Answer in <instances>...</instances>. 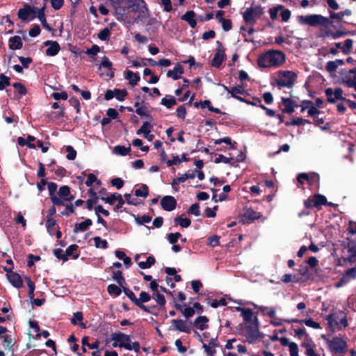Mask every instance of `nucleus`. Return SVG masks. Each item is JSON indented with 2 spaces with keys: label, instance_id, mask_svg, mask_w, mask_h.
Masks as SVG:
<instances>
[{
  "label": "nucleus",
  "instance_id": "obj_1",
  "mask_svg": "<svg viewBox=\"0 0 356 356\" xmlns=\"http://www.w3.org/2000/svg\"><path fill=\"white\" fill-rule=\"evenodd\" d=\"M286 61V56L280 50H268L260 54L257 58L258 66L261 68L279 67Z\"/></svg>",
  "mask_w": 356,
  "mask_h": 356
},
{
  "label": "nucleus",
  "instance_id": "obj_2",
  "mask_svg": "<svg viewBox=\"0 0 356 356\" xmlns=\"http://www.w3.org/2000/svg\"><path fill=\"white\" fill-rule=\"evenodd\" d=\"M260 323L257 315L254 316L253 323H240L237 327L238 332L240 335L245 337L246 341L253 344L260 339H262L264 334L259 331Z\"/></svg>",
  "mask_w": 356,
  "mask_h": 356
},
{
  "label": "nucleus",
  "instance_id": "obj_3",
  "mask_svg": "<svg viewBox=\"0 0 356 356\" xmlns=\"http://www.w3.org/2000/svg\"><path fill=\"white\" fill-rule=\"evenodd\" d=\"M116 3L119 5L116 8L117 19L131 23L128 19V13L130 9L133 11H138L141 0H117Z\"/></svg>",
  "mask_w": 356,
  "mask_h": 356
},
{
  "label": "nucleus",
  "instance_id": "obj_4",
  "mask_svg": "<svg viewBox=\"0 0 356 356\" xmlns=\"http://www.w3.org/2000/svg\"><path fill=\"white\" fill-rule=\"evenodd\" d=\"M297 79V74L293 71H280L275 83L279 88L286 87L292 88Z\"/></svg>",
  "mask_w": 356,
  "mask_h": 356
},
{
  "label": "nucleus",
  "instance_id": "obj_5",
  "mask_svg": "<svg viewBox=\"0 0 356 356\" xmlns=\"http://www.w3.org/2000/svg\"><path fill=\"white\" fill-rule=\"evenodd\" d=\"M298 22L301 24H308L312 26H315L318 25L327 26L328 25L332 24V22H330L328 18L318 15L299 16Z\"/></svg>",
  "mask_w": 356,
  "mask_h": 356
},
{
  "label": "nucleus",
  "instance_id": "obj_6",
  "mask_svg": "<svg viewBox=\"0 0 356 356\" xmlns=\"http://www.w3.org/2000/svg\"><path fill=\"white\" fill-rule=\"evenodd\" d=\"M327 343L330 350L334 354H343L347 350L346 341L340 337H334L332 339H327Z\"/></svg>",
  "mask_w": 356,
  "mask_h": 356
},
{
  "label": "nucleus",
  "instance_id": "obj_7",
  "mask_svg": "<svg viewBox=\"0 0 356 356\" xmlns=\"http://www.w3.org/2000/svg\"><path fill=\"white\" fill-rule=\"evenodd\" d=\"M217 47L214 56L211 60V65L216 68L221 66L225 57V49L223 47L222 44L220 41L216 42Z\"/></svg>",
  "mask_w": 356,
  "mask_h": 356
},
{
  "label": "nucleus",
  "instance_id": "obj_8",
  "mask_svg": "<svg viewBox=\"0 0 356 356\" xmlns=\"http://www.w3.org/2000/svg\"><path fill=\"white\" fill-rule=\"evenodd\" d=\"M327 97V101L330 104L336 103L337 100L346 101V98L343 97V90L341 88H335L333 91L332 88H328L325 90Z\"/></svg>",
  "mask_w": 356,
  "mask_h": 356
},
{
  "label": "nucleus",
  "instance_id": "obj_9",
  "mask_svg": "<svg viewBox=\"0 0 356 356\" xmlns=\"http://www.w3.org/2000/svg\"><path fill=\"white\" fill-rule=\"evenodd\" d=\"M151 298L152 296H150V294L145 291H142L139 295V298H137L136 305L144 312L152 314L154 315H157V313L150 311V308H148L147 306L144 305L145 302H149L151 300Z\"/></svg>",
  "mask_w": 356,
  "mask_h": 356
},
{
  "label": "nucleus",
  "instance_id": "obj_10",
  "mask_svg": "<svg viewBox=\"0 0 356 356\" xmlns=\"http://www.w3.org/2000/svg\"><path fill=\"white\" fill-rule=\"evenodd\" d=\"M35 8L31 7L30 5L26 4L24 8H20L18 10L17 15L18 17L23 20L26 21L29 18L30 19H33L36 17V10Z\"/></svg>",
  "mask_w": 356,
  "mask_h": 356
},
{
  "label": "nucleus",
  "instance_id": "obj_11",
  "mask_svg": "<svg viewBox=\"0 0 356 356\" xmlns=\"http://www.w3.org/2000/svg\"><path fill=\"white\" fill-rule=\"evenodd\" d=\"M356 278V268H348L342 275L339 280L335 284L337 288L343 286L351 280Z\"/></svg>",
  "mask_w": 356,
  "mask_h": 356
},
{
  "label": "nucleus",
  "instance_id": "obj_12",
  "mask_svg": "<svg viewBox=\"0 0 356 356\" xmlns=\"http://www.w3.org/2000/svg\"><path fill=\"white\" fill-rule=\"evenodd\" d=\"M224 90L227 91L229 94L231 95L230 97L238 100L239 102L244 101V98L238 96V95H247L248 92L245 90L243 85H238L236 86H234L231 88H229L227 86L222 84Z\"/></svg>",
  "mask_w": 356,
  "mask_h": 356
},
{
  "label": "nucleus",
  "instance_id": "obj_13",
  "mask_svg": "<svg viewBox=\"0 0 356 356\" xmlns=\"http://www.w3.org/2000/svg\"><path fill=\"white\" fill-rule=\"evenodd\" d=\"M161 206L166 211H173L177 206L176 199L171 195H165L161 200Z\"/></svg>",
  "mask_w": 356,
  "mask_h": 356
},
{
  "label": "nucleus",
  "instance_id": "obj_14",
  "mask_svg": "<svg viewBox=\"0 0 356 356\" xmlns=\"http://www.w3.org/2000/svg\"><path fill=\"white\" fill-rule=\"evenodd\" d=\"M171 329L177 330L179 332L190 334L191 329L186 324V321L182 319H172L171 320Z\"/></svg>",
  "mask_w": 356,
  "mask_h": 356
},
{
  "label": "nucleus",
  "instance_id": "obj_15",
  "mask_svg": "<svg viewBox=\"0 0 356 356\" xmlns=\"http://www.w3.org/2000/svg\"><path fill=\"white\" fill-rule=\"evenodd\" d=\"M45 47H48L45 50V54L47 56H55L60 50V44L56 41L47 40L44 42Z\"/></svg>",
  "mask_w": 356,
  "mask_h": 356
},
{
  "label": "nucleus",
  "instance_id": "obj_16",
  "mask_svg": "<svg viewBox=\"0 0 356 356\" xmlns=\"http://www.w3.org/2000/svg\"><path fill=\"white\" fill-rule=\"evenodd\" d=\"M57 187V184L54 182L47 183V188L51 201L54 205H65L64 202L55 194Z\"/></svg>",
  "mask_w": 356,
  "mask_h": 356
},
{
  "label": "nucleus",
  "instance_id": "obj_17",
  "mask_svg": "<svg viewBox=\"0 0 356 356\" xmlns=\"http://www.w3.org/2000/svg\"><path fill=\"white\" fill-rule=\"evenodd\" d=\"M262 215L251 209H246L242 216L244 222H252L255 220L259 219Z\"/></svg>",
  "mask_w": 356,
  "mask_h": 356
},
{
  "label": "nucleus",
  "instance_id": "obj_18",
  "mask_svg": "<svg viewBox=\"0 0 356 356\" xmlns=\"http://www.w3.org/2000/svg\"><path fill=\"white\" fill-rule=\"evenodd\" d=\"M334 46L337 49H340L343 54L348 55L352 51L353 40L348 38L344 41L343 44L341 42H335Z\"/></svg>",
  "mask_w": 356,
  "mask_h": 356
},
{
  "label": "nucleus",
  "instance_id": "obj_19",
  "mask_svg": "<svg viewBox=\"0 0 356 356\" xmlns=\"http://www.w3.org/2000/svg\"><path fill=\"white\" fill-rule=\"evenodd\" d=\"M136 13L138 12V15L137 17L134 18V20H131L128 17V19L130 20L131 23L133 24L136 20L143 21L144 19H145L149 15V12L148 8L146 6L145 2L144 0H141L140 7L138 9V11H135Z\"/></svg>",
  "mask_w": 356,
  "mask_h": 356
},
{
  "label": "nucleus",
  "instance_id": "obj_20",
  "mask_svg": "<svg viewBox=\"0 0 356 356\" xmlns=\"http://www.w3.org/2000/svg\"><path fill=\"white\" fill-rule=\"evenodd\" d=\"M209 318L206 316H199L195 318L193 323L190 321V323L193 325L195 328L202 331L209 327L208 322Z\"/></svg>",
  "mask_w": 356,
  "mask_h": 356
},
{
  "label": "nucleus",
  "instance_id": "obj_21",
  "mask_svg": "<svg viewBox=\"0 0 356 356\" xmlns=\"http://www.w3.org/2000/svg\"><path fill=\"white\" fill-rule=\"evenodd\" d=\"M326 320L327 321L329 328L332 332H335V327L339 330L342 329V327L339 325V318L336 314H329L327 316Z\"/></svg>",
  "mask_w": 356,
  "mask_h": 356
},
{
  "label": "nucleus",
  "instance_id": "obj_22",
  "mask_svg": "<svg viewBox=\"0 0 356 356\" xmlns=\"http://www.w3.org/2000/svg\"><path fill=\"white\" fill-rule=\"evenodd\" d=\"M45 8L46 6L44 5L42 8L37 9L36 17L40 21L41 24L44 29H45L47 31H53V29L49 25L46 19L44 13Z\"/></svg>",
  "mask_w": 356,
  "mask_h": 356
},
{
  "label": "nucleus",
  "instance_id": "obj_23",
  "mask_svg": "<svg viewBox=\"0 0 356 356\" xmlns=\"http://www.w3.org/2000/svg\"><path fill=\"white\" fill-rule=\"evenodd\" d=\"M8 281L10 282V284L16 287V288H21L23 286V280L21 277V276L15 272H12L11 273L6 275Z\"/></svg>",
  "mask_w": 356,
  "mask_h": 356
},
{
  "label": "nucleus",
  "instance_id": "obj_24",
  "mask_svg": "<svg viewBox=\"0 0 356 356\" xmlns=\"http://www.w3.org/2000/svg\"><path fill=\"white\" fill-rule=\"evenodd\" d=\"M113 347H120V348H124L126 350H134L136 353H139L140 350V343L138 341L133 342L132 344L131 343H124L121 342L120 343H113Z\"/></svg>",
  "mask_w": 356,
  "mask_h": 356
},
{
  "label": "nucleus",
  "instance_id": "obj_25",
  "mask_svg": "<svg viewBox=\"0 0 356 356\" xmlns=\"http://www.w3.org/2000/svg\"><path fill=\"white\" fill-rule=\"evenodd\" d=\"M175 307L177 310L181 312V314H183V316L186 319H188V318H191L192 316H193V315L195 313V309L193 307H184L183 305H181L179 303H175Z\"/></svg>",
  "mask_w": 356,
  "mask_h": 356
},
{
  "label": "nucleus",
  "instance_id": "obj_26",
  "mask_svg": "<svg viewBox=\"0 0 356 356\" xmlns=\"http://www.w3.org/2000/svg\"><path fill=\"white\" fill-rule=\"evenodd\" d=\"M282 102L284 108L282 113L292 114L294 112V101L289 97H282Z\"/></svg>",
  "mask_w": 356,
  "mask_h": 356
},
{
  "label": "nucleus",
  "instance_id": "obj_27",
  "mask_svg": "<svg viewBox=\"0 0 356 356\" xmlns=\"http://www.w3.org/2000/svg\"><path fill=\"white\" fill-rule=\"evenodd\" d=\"M124 79L129 81V83L131 86H135L140 80V76L138 73H134L131 70H126L124 72Z\"/></svg>",
  "mask_w": 356,
  "mask_h": 356
},
{
  "label": "nucleus",
  "instance_id": "obj_28",
  "mask_svg": "<svg viewBox=\"0 0 356 356\" xmlns=\"http://www.w3.org/2000/svg\"><path fill=\"white\" fill-rule=\"evenodd\" d=\"M195 13L193 10H188L181 16V19L188 23L192 29L197 26V21L195 19Z\"/></svg>",
  "mask_w": 356,
  "mask_h": 356
},
{
  "label": "nucleus",
  "instance_id": "obj_29",
  "mask_svg": "<svg viewBox=\"0 0 356 356\" xmlns=\"http://www.w3.org/2000/svg\"><path fill=\"white\" fill-rule=\"evenodd\" d=\"M314 199V206L318 210L321 209V207L327 204V198L325 195L316 193L312 196Z\"/></svg>",
  "mask_w": 356,
  "mask_h": 356
},
{
  "label": "nucleus",
  "instance_id": "obj_30",
  "mask_svg": "<svg viewBox=\"0 0 356 356\" xmlns=\"http://www.w3.org/2000/svg\"><path fill=\"white\" fill-rule=\"evenodd\" d=\"M9 48L12 50H17L22 49L23 43L22 39L18 35H15L10 38L8 40Z\"/></svg>",
  "mask_w": 356,
  "mask_h": 356
},
{
  "label": "nucleus",
  "instance_id": "obj_31",
  "mask_svg": "<svg viewBox=\"0 0 356 356\" xmlns=\"http://www.w3.org/2000/svg\"><path fill=\"white\" fill-rule=\"evenodd\" d=\"M302 346L305 348V354L308 356H318L315 353L314 348L315 345L313 343L311 339H305L302 343Z\"/></svg>",
  "mask_w": 356,
  "mask_h": 356
},
{
  "label": "nucleus",
  "instance_id": "obj_32",
  "mask_svg": "<svg viewBox=\"0 0 356 356\" xmlns=\"http://www.w3.org/2000/svg\"><path fill=\"white\" fill-rule=\"evenodd\" d=\"M111 339L115 341L114 343H120L121 342L124 343H131V338L129 335L125 334L122 332H115L111 335Z\"/></svg>",
  "mask_w": 356,
  "mask_h": 356
},
{
  "label": "nucleus",
  "instance_id": "obj_33",
  "mask_svg": "<svg viewBox=\"0 0 356 356\" xmlns=\"http://www.w3.org/2000/svg\"><path fill=\"white\" fill-rule=\"evenodd\" d=\"M47 231L50 235H54L56 229H59L57 220L55 218H46L45 224Z\"/></svg>",
  "mask_w": 356,
  "mask_h": 356
},
{
  "label": "nucleus",
  "instance_id": "obj_34",
  "mask_svg": "<svg viewBox=\"0 0 356 356\" xmlns=\"http://www.w3.org/2000/svg\"><path fill=\"white\" fill-rule=\"evenodd\" d=\"M88 194L90 198L86 201V207L89 211H91L93 209V204L97 202L99 197L97 193L92 188L88 190Z\"/></svg>",
  "mask_w": 356,
  "mask_h": 356
},
{
  "label": "nucleus",
  "instance_id": "obj_35",
  "mask_svg": "<svg viewBox=\"0 0 356 356\" xmlns=\"http://www.w3.org/2000/svg\"><path fill=\"white\" fill-rule=\"evenodd\" d=\"M92 225V221L90 218H87L85 221L77 223L74 226V232H85L90 226Z\"/></svg>",
  "mask_w": 356,
  "mask_h": 356
},
{
  "label": "nucleus",
  "instance_id": "obj_36",
  "mask_svg": "<svg viewBox=\"0 0 356 356\" xmlns=\"http://www.w3.org/2000/svg\"><path fill=\"white\" fill-rule=\"evenodd\" d=\"M254 8H248L243 14L244 21L248 24H254L255 19L254 17Z\"/></svg>",
  "mask_w": 356,
  "mask_h": 356
},
{
  "label": "nucleus",
  "instance_id": "obj_37",
  "mask_svg": "<svg viewBox=\"0 0 356 356\" xmlns=\"http://www.w3.org/2000/svg\"><path fill=\"white\" fill-rule=\"evenodd\" d=\"M113 279L119 284L122 288L127 285L124 277L122 275V272L120 270L113 271Z\"/></svg>",
  "mask_w": 356,
  "mask_h": 356
},
{
  "label": "nucleus",
  "instance_id": "obj_38",
  "mask_svg": "<svg viewBox=\"0 0 356 356\" xmlns=\"http://www.w3.org/2000/svg\"><path fill=\"white\" fill-rule=\"evenodd\" d=\"M161 104L165 106L167 108H171L173 106L177 104V99L173 96L166 95L161 99Z\"/></svg>",
  "mask_w": 356,
  "mask_h": 356
},
{
  "label": "nucleus",
  "instance_id": "obj_39",
  "mask_svg": "<svg viewBox=\"0 0 356 356\" xmlns=\"http://www.w3.org/2000/svg\"><path fill=\"white\" fill-rule=\"evenodd\" d=\"M152 124L150 122H144L141 127L137 130L138 135L143 134L144 137H147V134L150 133Z\"/></svg>",
  "mask_w": 356,
  "mask_h": 356
},
{
  "label": "nucleus",
  "instance_id": "obj_40",
  "mask_svg": "<svg viewBox=\"0 0 356 356\" xmlns=\"http://www.w3.org/2000/svg\"><path fill=\"white\" fill-rule=\"evenodd\" d=\"M79 246L76 244L70 245L65 250L66 257L69 259V257H72L74 259H77L79 257V253H74L77 251Z\"/></svg>",
  "mask_w": 356,
  "mask_h": 356
},
{
  "label": "nucleus",
  "instance_id": "obj_41",
  "mask_svg": "<svg viewBox=\"0 0 356 356\" xmlns=\"http://www.w3.org/2000/svg\"><path fill=\"white\" fill-rule=\"evenodd\" d=\"M255 315L257 316V312L254 313L253 311L250 308H247V309H245V311H244V312L241 314L243 321L248 324L253 323V319Z\"/></svg>",
  "mask_w": 356,
  "mask_h": 356
},
{
  "label": "nucleus",
  "instance_id": "obj_42",
  "mask_svg": "<svg viewBox=\"0 0 356 356\" xmlns=\"http://www.w3.org/2000/svg\"><path fill=\"white\" fill-rule=\"evenodd\" d=\"M70 188L68 186L65 185L59 188L57 196L65 203V200L70 195Z\"/></svg>",
  "mask_w": 356,
  "mask_h": 356
},
{
  "label": "nucleus",
  "instance_id": "obj_43",
  "mask_svg": "<svg viewBox=\"0 0 356 356\" xmlns=\"http://www.w3.org/2000/svg\"><path fill=\"white\" fill-rule=\"evenodd\" d=\"M222 143L229 145V149H235L236 148L237 143L236 142L232 143L229 137H225L214 140L216 145H219Z\"/></svg>",
  "mask_w": 356,
  "mask_h": 356
},
{
  "label": "nucleus",
  "instance_id": "obj_44",
  "mask_svg": "<svg viewBox=\"0 0 356 356\" xmlns=\"http://www.w3.org/2000/svg\"><path fill=\"white\" fill-rule=\"evenodd\" d=\"M174 222L176 225H179L183 228L188 227L191 224V221L189 218H182L181 216L176 217L174 219Z\"/></svg>",
  "mask_w": 356,
  "mask_h": 356
},
{
  "label": "nucleus",
  "instance_id": "obj_45",
  "mask_svg": "<svg viewBox=\"0 0 356 356\" xmlns=\"http://www.w3.org/2000/svg\"><path fill=\"white\" fill-rule=\"evenodd\" d=\"M131 147H125L123 145H116L114 147V152L116 154L120 155V156H127L131 152Z\"/></svg>",
  "mask_w": 356,
  "mask_h": 356
},
{
  "label": "nucleus",
  "instance_id": "obj_46",
  "mask_svg": "<svg viewBox=\"0 0 356 356\" xmlns=\"http://www.w3.org/2000/svg\"><path fill=\"white\" fill-rule=\"evenodd\" d=\"M152 298L156 302L158 305L161 307H163L165 305L166 300L164 296L160 293L159 291L153 293Z\"/></svg>",
  "mask_w": 356,
  "mask_h": 356
},
{
  "label": "nucleus",
  "instance_id": "obj_47",
  "mask_svg": "<svg viewBox=\"0 0 356 356\" xmlns=\"http://www.w3.org/2000/svg\"><path fill=\"white\" fill-rule=\"evenodd\" d=\"M135 112L140 116H145L150 121L153 120V117L149 113L145 106H140L135 110Z\"/></svg>",
  "mask_w": 356,
  "mask_h": 356
},
{
  "label": "nucleus",
  "instance_id": "obj_48",
  "mask_svg": "<svg viewBox=\"0 0 356 356\" xmlns=\"http://www.w3.org/2000/svg\"><path fill=\"white\" fill-rule=\"evenodd\" d=\"M349 74H354L353 79H349L346 80H343L342 83L346 86L348 88H353L355 86V83L356 82V67L351 69L348 71Z\"/></svg>",
  "mask_w": 356,
  "mask_h": 356
},
{
  "label": "nucleus",
  "instance_id": "obj_49",
  "mask_svg": "<svg viewBox=\"0 0 356 356\" xmlns=\"http://www.w3.org/2000/svg\"><path fill=\"white\" fill-rule=\"evenodd\" d=\"M134 194L137 197H147L149 195V188L146 184H142L141 188L136 189Z\"/></svg>",
  "mask_w": 356,
  "mask_h": 356
},
{
  "label": "nucleus",
  "instance_id": "obj_50",
  "mask_svg": "<svg viewBox=\"0 0 356 356\" xmlns=\"http://www.w3.org/2000/svg\"><path fill=\"white\" fill-rule=\"evenodd\" d=\"M156 262L155 258L153 256H149L147 257L146 261H140L138 263V266L141 269L149 268L152 265H154Z\"/></svg>",
  "mask_w": 356,
  "mask_h": 356
},
{
  "label": "nucleus",
  "instance_id": "obj_51",
  "mask_svg": "<svg viewBox=\"0 0 356 356\" xmlns=\"http://www.w3.org/2000/svg\"><path fill=\"white\" fill-rule=\"evenodd\" d=\"M114 92V97L120 102H123L128 95V92L126 89L115 88Z\"/></svg>",
  "mask_w": 356,
  "mask_h": 356
},
{
  "label": "nucleus",
  "instance_id": "obj_52",
  "mask_svg": "<svg viewBox=\"0 0 356 356\" xmlns=\"http://www.w3.org/2000/svg\"><path fill=\"white\" fill-rule=\"evenodd\" d=\"M82 320H83L82 312H76L74 313L73 317L71 318L70 321L72 325H77V321H79L81 322L79 323L80 326H81L82 327H86L85 324L81 322Z\"/></svg>",
  "mask_w": 356,
  "mask_h": 356
},
{
  "label": "nucleus",
  "instance_id": "obj_53",
  "mask_svg": "<svg viewBox=\"0 0 356 356\" xmlns=\"http://www.w3.org/2000/svg\"><path fill=\"white\" fill-rule=\"evenodd\" d=\"M107 291L110 295L118 296L121 294L122 289L120 286H118L114 284H111L107 286Z\"/></svg>",
  "mask_w": 356,
  "mask_h": 356
},
{
  "label": "nucleus",
  "instance_id": "obj_54",
  "mask_svg": "<svg viewBox=\"0 0 356 356\" xmlns=\"http://www.w3.org/2000/svg\"><path fill=\"white\" fill-rule=\"evenodd\" d=\"M346 32H343L342 31H337L334 32L332 31L327 30L325 32L323 36H331L333 39H337L341 36L346 35Z\"/></svg>",
  "mask_w": 356,
  "mask_h": 356
},
{
  "label": "nucleus",
  "instance_id": "obj_55",
  "mask_svg": "<svg viewBox=\"0 0 356 356\" xmlns=\"http://www.w3.org/2000/svg\"><path fill=\"white\" fill-rule=\"evenodd\" d=\"M93 241L97 248H102L106 249L108 247V242L106 240L102 239L100 236L94 237Z\"/></svg>",
  "mask_w": 356,
  "mask_h": 356
},
{
  "label": "nucleus",
  "instance_id": "obj_56",
  "mask_svg": "<svg viewBox=\"0 0 356 356\" xmlns=\"http://www.w3.org/2000/svg\"><path fill=\"white\" fill-rule=\"evenodd\" d=\"M283 10L282 5H277L269 9V14L272 20H276L277 19L278 13Z\"/></svg>",
  "mask_w": 356,
  "mask_h": 356
},
{
  "label": "nucleus",
  "instance_id": "obj_57",
  "mask_svg": "<svg viewBox=\"0 0 356 356\" xmlns=\"http://www.w3.org/2000/svg\"><path fill=\"white\" fill-rule=\"evenodd\" d=\"M3 339V346L6 349H8L9 350H13V341L10 335L6 334L1 337Z\"/></svg>",
  "mask_w": 356,
  "mask_h": 356
},
{
  "label": "nucleus",
  "instance_id": "obj_58",
  "mask_svg": "<svg viewBox=\"0 0 356 356\" xmlns=\"http://www.w3.org/2000/svg\"><path fill=\"white\" fill-rule=\"evenodd\" d=\"M10 85V77L6 76L4 74H0V90H3L5 89L6 86Z\"/></svg>",
  "mask_w": 356,
  "mask_h": 356
},
{
  "label": "nucleus",
  "instance_id": "obj_59",
  "mask_svg": "<svg viewBox=\"0 0 356 356\" xmlns=\"http://www.w3.org/2000/svg\"><path fill=\"white\" fill-rule=\"evenodd\" d=\"M111 35V30L108 28H104L101 30L98 33L97 37L99 40L102 41L108 40Z\"/></svg>",
  "mask_w": 356,
  "mask_h": 356
},
{
  "label": "nucleus",
  "instance_id": "obj_60",
  "mask_svg": "<svg viewBox=\"0 0 356 356\" xmlns=\"http://www.w3.org/2000/svg\"><path fill=\"white\" fill-rule=\"evenodd\" d=\"M118 197H119V193H112L109 197H105L102 196L101 197V200L102 201L105 202L106 203H108L111 205H113L115 204V202H116Z\"/></svg>",
  "mask_w": 356,
  "mask_h": 356
},
{
  "label": "nucleus",
  "instance_id": "obj_61",
  "mask_svg": "<svg viewBox=\"0 0 356 356\" xmlns=\"http://www.w3.org/2000/svg\"><path fill=\"white\" fill-rule=\"evenodd\" d=\"M54 255L58 259L67 261L68 258L66 257L64 251L60 248H56L53 250Z\"/></svg>",
  "mask_w": 356,
  "mask_h": 356
},
{
  "label": "nucleus",
  "instance_id": "obj_62",
  "mask_svg": "<svg viewBox=\"0 0 356 356\" xmlns=\"http://www.w3.org/2000/svg\"><path fill=\"white\" fill-rule=\"evenodd\" d=\"M113 67V63L108 59V58L104 56L102 58V60L99 64V70H101L102 67L106 68L108 70H111Z\"/></svg>",
  "mask_w": 356,
  "mask_h": 356
},
{
  "label": "nucleus",
  "instance_id": "obj_63",
  "mask_svg": "<svg viewBox=\"0 0 356 356\" xmlns=\"http://www.w3.org/2000/svg\"><path fill=\"white\" fill-rule=\"evenodd\" d=\"M188 214H192L195 216H199L201 215V212L200 210V204L198 203L193 204L188 210Z\"/></svg>",
  "mask_w": 356,
  "mask_h": 356
},
{
  "label": "nucleus",
  "instance_id": "obj_64",
  "mask_svg": "<svg viewBox=\"0 0 356 356\" xmlns=\"http://www.w3.org/2000/svg\"><path fill=\"white\" fill-rule=\"evenodd\" d=\"M13 86L17 90L19 95L21 96L25 95L27 93V90L24 85L19 82H16L13 84Z\"/></svg>",
  "mask_w": 356,
  "mask_h": 356
}]
</instances>
